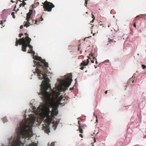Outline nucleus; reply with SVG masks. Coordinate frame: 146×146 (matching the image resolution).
Returning a JSON list of instances; mask_svg holds the SVG:
<instances>
[{
	"mask_svg": "<svg viewBox=\"0 0 146 146\" xmlns=\"http://www.w3.org/2000/svg\"><path fill=\"white\" fill-rule=\"evenodd\" d=\"M71 74H68L66 77V79H59V84H56L55 87L52 90L50 84L45 82L43 84L44 81L43 80L40 85V92L38 93L39 95H41V98L44 102L42 106L40 105L39 107L38 112L41 111L45 113L47 118L48 123H50L51 120L49 115L50 111L49 108L51 106L52 108V113L56 115L58 113V104L55 102V100L60 95V92L65 91L67 90L68 88L70 86L72 81Z\"/></svg>",
	"mask_w": 146,
	"mask_h": 146,
	"instance_id": "obj_1",
	"label": "nucleus"
},
{
	"mask_svg": "<svg viewBox=\"0 0 146 146\" xmlns=\"http://www.w3.org/2000/svg\"><path fill=\"white\" fill-rule=\"evenodd\" d=\"M35 119H29L28 121H22L20 124L19 127L16 129V131L18 135L15 140L9 141L11 145L7 146H20L22 143L20 140L21 137L24 138L26 137H29L30 134L32 132V127L35 122Z\"/></svg>",
	"mask_w": 146,
	"mask_h": 146,
	"instance_id": "obj_2",
	"label": "nucleus"
},
{
	"mask_svg": "<svg viewBox=\"0 0 146 146\" xmlns=\"http://www.w3.org/2000/svg\"><path fill=\"white\" fill-rule=\"evenodd\" d=\"M34 59L40 61L34 62V64L37 66L35 69V71L33 72L34 74L36 73L37 74L40 80H49L46 74L48 71L47 69L48 67V63L45 61V60L42 59L40 57L35 56L34 57Z\"/></svg>",
	"mask_w": 146,
	"mask_h": 146,
	"instance_id": "obj_3",
	"label": "nucleus"
},
{
	"mask_svg": "<svg viewBox=\"0 0 146 146\" xmlns=\"http://www.w3.org/2000/svg\"><path fill=\"white\" fill-rule=\"evenodd\" d=\"M16 41L15 46H17L19 44L20 45L22 44V50L23 52L26 51V48L27 47V45L26 42V41H25V39L24 37L20 38L18 40L16 38Z\"/></svg>",
	"mask_w": 146,
	"mask_h": 146,
	"instance_id": "obj_4",
	"label": "nucleus"
},
{
	"mask_svg": "<svg viewBox=\"0 0 146 146\" xmlns=\"http://www.w3.org/2000/svg\"><path fill=\"white\" fill-rule=\"evenodd\" d=\"M54 7V5L52 3L49 2L47 1H45L43 4V8L44 10L50 12L51 11L52 9Z\"/></svg>",
	"mask_w": 146,
	"mask_h": 146,
	"instance_id": "obj_5",
	"label": "nucleus"
},
{
	"mask_svg": "<svg viewBox=\"0 0 146 146\" xmlns=\"http://www.w3.org/2000/svg\"><path fill=\"white\" fill-rule=\"evenodd\" d=\"M33 11L32 10L30 9L29 12L27 14V18L26 19L27 21V22L30 24L31 25L33 24V23L30 22L31 20V16L32 14Z\"/></svg>",
	"mask_w": 146,
	"mask_h": 146,
	"instance_id": "obj_6",
	"label": "nucleus"
},
{
	"mask_svg": "<svg viewBox=\"0 0 146 146\" xmlns=\"http://www.w3.org/2000/svg\"><path fill=\"white\" fill-rule=\"evenodd\" d=\"M65 99V97H64L62 95L60 96V98L56 100V103L57 104H58V105L61 104L62 103H64V102H63L62 101H64Z\"/></svg>",
	"mask_w": 146,
	"mask_h": 146,
	"instance_id": "obj_7",
	"label": "nucleus"
},
{
	"mask_svg": "<svg viewBox=\"0 0 146 146\" xmlns=\"http://www.w3.org/2000/svg\"><path fill=\"white\" fill-rule=\"evenodd\" d=\"M89 59H87V60L86 62L85 61H83L80 64V66H85L89 64Z\"/></svg>",
	"mask_w": 146,
	"mask_h": 146,
	"instance_id": "obj_8",
	"label": "nucleus"
},
{
	"mask_svg": "<svg viewBox=\"0 0 146 146\" xmlns=\"http://www.w3.org/2000/svg\"><path fill=\"white\" fill-rule=\"evenodd\" d=\"M43 127L45 133H48L50 132V130L49 126H44Z\"/></svg>",
	"mask_w": 146,
	"mask_h": 146,
	"instance_id": "obj_9",
	"label": "nucleus"
},
{
	"mask_svg": "<svg viewBox=\"0 0 146 146\" xmlns=\"http://www.w3.org/2000/svg\"><path fill=\"white\" fill-rule=\"evenodd\" d=\"M31 39H29V40L27 41L26 42L27 45V47L28 46L30 48L32 49L33 48V46L30 44L31 41Z\"/></svg>",
	"mask_w": 146,
	"mask_h": 146,
	"instance_id": "obj_10",
	"label": "nucleus"
},
{
	"mask_svg": "<svg viewBox=\"0 0 146 146\" xmlns=\"http://www.w3.org/2000/svg\"><path fill=\"white\" fill-rule=\"evenodd\" d=\"M25 35H26V36L25 38H24L25 39V41H26L29 40V39H31L29 37V35L27 33H25Z\"/></svg>",
	"mask_w": 146,
	"mask_h": 146,
	"instance_id": "obj_11",
	"label": "nucleus"
},
{
	"mask_svg": "<svg viewBox=\"0 0 146 146\" xmlns=\"http://www.w3.org/2000/svg\"><path fill=\"white\" fill-rule=\"evenodd\" d=\"M26 146H38L37 144L34 142H32L28 145H27Z\"/></svg>",
	"mask_w": 146,
	"mask_h": 146,
	"instance_id": "obj_12",
	"label": "nucleus"
},
{
	"mask_svg": "<svg viewBox=\"0 0 146 146\" xmlns=\"http://www.w3.org/2000/svg\"><path fill=\"white\" fill-rule=\"evenodd\" d=\"M43 20V18L42 17H41V19L40 20V19H36L35 21V24H37V23L38 21L39 22H40V21H42Z\"/></svg>",
	"mask_w": 146,
	"mask_h": 146,
	"instance_id": "obj_13",
	"label": "nucleus"
},
{
	"mask_svg": "<svg viewBox=\"0 0 146 146\" xmlns=\"http://www.w3.org/2000/svg\"><path fill=\"white\" fill-rule=\"evenodd\" d=\"M26 4L25 2L24 1H23L22 3L20 4L19 5L20 7H21V6L24 7L25 5Z\"/></svg>",
	"mask_w": 146,
	"mask_h": 146,
	"instance_id": "obj_14",
	"label": "nucleus"
},
{
	"mask_svg": "<svg viewBox=\"0 0 146 146\" xmlns=\"http://www.w3.org/2000/svg\"><path fill=\"white\" fill-rule=\"evenodd\" d=\"M78 127L79 132L81 133H82L83 131L82 128L80 127V126H78Z\"/></svg>",
	"mask_w": 146,
	"mask_h": 146,
	"instance_id": "obj_15",
	"label": "nucleus"
},
{
	"mask_svg": "<svg viewBox=\"0 0 146 146\" xmlns=\"http://www.w3.org/2000/svg\"><path fill=\"white\" fill-rule=\"evenodd\" d=\"M2 120L4 123H5V122H7V118L6 117H4L3 118H2Z\"/></svg>",
	"mask_w": 146,
	"mask_h": 146,
	"instance_id": "obj_16",
	"label": "nucleus"
},
{
	"mask_svg": "<svg viewBox=\"0 0 146 146\" xmlns=\"http://www.w3.org/2000/svg\"><path fill=\"white\" fill-rule=\"evenodd\" d=\"M30 25H31L29 23L27 22V23H25L24 25V27H29Z\"/></svg>",
	"mask_w": 146,
	"mask_h": 146,
	"instance_id": "obj_17",
	"label": "nucleus"
},
{
	"mask_svg": "<svg viewBox=\"0 0 146 146\" xmlns=\"http://www.w3.org/2000/svg\"><path fill=\"white\" fill-rule=\"evenodd\" d=\"M80 127L82 128H84L85 127L86 125L85 124H82L81 125H80Z\"/></svg>",
	"mask_w": 146,
	"mask_h": 146,
	"instance_id": "obj_18",
	"label": "nucleus"
},
{
	"mask_svg": "<svg viewBox=\"0 0 146 146\" xmlns=\"http://www.w3.org/2000/svg\"><path fill=\"white\" fill-rule=\"evenodd\" d=\"M142 17V16L141 15H137L135 17V19H137L139 18H141Z\"/></svg>",
	"mask_w": 146,
	"mask_h": 146,
	"instance_id": "obj_19",
	"label": "nucleus"
},
{
	"mask_svg": "<svg viewBox=\"0 0 146 146\" xmlns=\"http://www.w3.org/2000/svg\"><path fill=\"white\" fill-rule=\"evenodd\" d=\"M28 53H33V54H35V52H34V51H33L32 48L31 49V50H30V52L29 51L28 52Z\"/></svg>",
	"mask_w": 146,
	"mask_h": 146,
	"instance_id": "obj_20",
	"label": "nucleus"
},
{
	"mask_svg": "<svg viewBox=\"0 0 146 146\" xmlns=\"http://www.w3.org/2000/svg\"><path fill=\"white\" fill-rule=\"evenodd\" d=\"M141 66L143 69H145L146 68V66L144 64H142Z\"/></svg>",
	"mask_w": 146,
	"mask_h": 146,
	"instance_id": "obj_21",
	"label": "nucleus"
},
{
	"mask_svg": "<svg viewBox=\"0 0 146 146\" xmlns=\"http://www.w3.org/2000/svg\"><path fill=\"white\" fill-rule=\"evenodd\" d=\"M108 42H109V43H111V42H112V40L111 39H110V38H109L108 39Z\"/></svg>",
	"mask_w": 146,
	"mask_h": 146,
	"instance_id": "obj_22",
	"label": "nucleus"
},
{
	"mask_svg": "<svg viewBox=\"0 0 146 146\" xmlns=\"http://www.w3.org/2000/svg\"><path fill=\"white\" fill-rule=\"evenodd\" d=\"M23 34L22 33H20L19 34V37L21 38V37L22 36H23Z\"/></svg>",
	"mask_w": 146,
	"mask_h": 146,
	"instance_id": "obj_23",
	"label": "nucleus"
},
{
	"mask_svg": "<svg viewBox=\"0 0 146 146\" xmlns=\"http://www.w3.org/2000/svg\"><path fill=\"white\" fill-rule=\"evenodd\" d=\"M11 15H13V17L14 18H15V16H14V12H12V13H11Z\"/></svg>",
	"mask_w": 146,
	"mask_h": 146,
	"instance_id": "obj_24",
	"label": "nucleus"
},
{
	"mask_svg": "<svg viewBox=\"0 0 146 146\" xmlns=\"http://www.w3.org/2000/svg\"><path fill=\"white\" fill-rule=\"evenodd\" d=\"M88 0H85V6H86L87 5V2H88Z\"/></svg>",
	"mask_w": 146,
	"mask_h": 146,
	"instance_id": "obj_25",
	"label": "nucleus"
},
{
	"mask_svg": "<svg viewBox=\"0 0 146 146\" xmlns=\"http://www.w3.org/2000/svg\"><path fill=\"white\" fill-rule=\"evenodd\" d=\"M80 45H79L78 47V51H79L80 50Z\"/></svg>",
	"mask_w": 146,
	"mask_h": 146,
	"instance_id": "obj_26",
	"label": "nucleus"
},
{
	"mask_svg": "<svg viewBox=\"0 0 146 146\" xmlns=\"http://www.w3.org/2000/svg\"><path fill=\"white\" fill-rule=\"evenodd\" d=\"M23 28V25H21L20 27V29H22Z\"/></svg>",
	"mask_w": 146,
	"mask_h": 146,
	"instance_id": "obj_27",
	"label": "nucleus"
},
{
	"mask_svg": "<svg viewBox=\"0 0 146 146\" xmlns=\"http://www.w3.org/2000/svg\"><path fill=\"white\" fill-rule=\"evenodd\" d=\"M84 69V68L83 66H82V67L80 68V69L81 70H83Z\"/></svg>",
	"mask_w": 146,
	"mask_h": 146,
	"instance_id": "obj_28",
	"label": "nucleus"
},
{
	"mask_svg": "<svg viewBox=\"0 0 146 146\" xmlns=\"http://www.w3.org/2000/svg\"><path fill=\"white\" fill-rule=\"evenodd\" d=\"M99 24L100 25H103L102 22L100 21L99 22Z\"/></svg>",
	"mask_w": 146,
	"mask_h": 146,
	"instance_id": "obj_29",
	"label": "nucleus"
},
{
	"mask_svg": "<svg viewBox=\"0 0 146 146\" xmlns=\"http://www.w3.org/2000/svg\"><path fill=\"white\" fill-rule=\"evenodd\" d=\"M92 18L93 19H94H94H95V17L94 16V15L92 14Z\"/></svg>",
	"mask_w": 146,
	"mask_h": 146,
	"instance_id": "obj_30",
	"label": "nucleus"
},
{
	"mask_svg": "<svg viewBox=\"0 0 146 146\" xmlns=\"http://www.w3.org/2000/svg\"><path fill=\"white\" fill-rule=\"evenodd\" d=\"M89 56H93V54L92 53H91L89 54Z\"/></svg>",
	"mask_w": 146,
	"mask_h": 146,
	"instance_id": "obj_31",
	"label": "nucleus"
},
{
	"mask_svg": "<svg viewBox=\"0 0 146 146\" xmlns=\"http://www.w3.org/2000/svg\"><path fill=\"white\" fill-rule=\"evenodd\" d=\"M80 121H78V124L79 125V126H80V125H81V124H80Z\"/></svg>",
	"mask_w": 146,
	"mask_h": 146,
	"instance_id": "obj_32",
	"label": "nucleus"
},
{
	"mask_svg": "<svg viewBox=\"0 0 146 146\" xmlns=\"http://www.w3.org/2000/svg\"><path fill=\"white\" fill-rule=\"evenodd\" d=\"M79 136L82 138L83 137V136L81 134H80Z\"/></svg>",
	"mask_w": 146,
	"mask_h": 146,
	"instance_id": "obj_33",
	"label": "nucleus"
},
{
	"mask_svg": "<svg viewBox=\"0 0 146 146\" xmlns=\"http://www.w3.org/2000/svg\"><path fill=\"white\" fill-rule=\"evenodd\" d=\"M133 26L134 27H136V24H135V23L134 24H133Z\"/></svg>",
	"mask_w": 146,
	"mask_h": 146,
	"instance_id": "obj_34",
	"label": "nucleus"
},
{
	"mask_svg": "<svg viewBox=\"0 0 146 146\" xmlns=\"http://www.w3.org/2000/svg\"><path fill=\"white\" fill-rule=\"evenodd\" d=\"M3 24V21H1V23H0V24L2 25Z\"/></svg>",
	"mask_w": 146,
	"mask_h": 146,
	"instance_id": "obj_35",
	"label": "nucleus"
},
{
	"mask_svg": "<svg viewBox=\"0 0 146 146\" xmlns=\"http://www.w3.org/2000/svg\"><path fill=\"white\" fill-rule=\"evenodd\" d=\"M95 19H93V20H92V21L91 22V23H93L94 22V20Z\"/></svg>",
	"mask_w": 146,
	"mask_h": 146,
	"instance_id": "obj_36",
	"label": "nucleus"
},
{
	"mask_svg": "<svg viewBox=\"0 0 146 146\" xmlns=\"http://www.w3.org/2000/svg\"><path fill=\"white\" fill-rule=\"evenodd\" d=\"M91 62L92 63H94V61L93 60H91Z\"/></svg>",
	"mask_w": 146,
	"mask_h": 146,
	"instance_id": "obj_37",
	"label": "nucleus"
},
{
	"mask_svg": "<svg viewBox=\"0 0 146 146\" xmlns=\"http://www.w3.org/2000/svg\"><path fill=\"white\" fill-rule=\"evenodd\" d=\"M107 92H108V91L107 90H106L105 91V94H106L107 93Z\"/></svg>",
	"mask_w": 146,
	"mask_h": 146,
	"instance_id": "obj_38",
	"label": "nucleus"
},
{
	"mask_svg": "<svg viewBox=\"0 0 146 146\" xmlns=\"http://www.w3.org/2000/svg\"><path fill=\"white\" fill-rule=\"evenodd\" d=\"M109 61V60H106L105 61V62H108Z\"/></svg>",
	"mask_w": 146,
	"mask_h": 146,
	"instance_id": "obj_39",
	"label": "nucleus"
},
{
	"mask_svg": "<svg viewBox=\"0 0 146 146\" xmlns=\"http://www.w3.org/2000/svg\"><path fill=\"white\" fill-rule=\"evenodd\" d=\"M93 59L94 60H96V59L94 57H93Z\"/></svg>",
	"mask_w": 146,
	"mask_h": 146,
	"instance_id": "obj_40",
	"label": "nucleus"
},
{
	"mask_svg": "<svg viewBox=\"0 0 146 146\" xmlns=\"http://www.w3.org/2000/svg\"><path fill=\"white\" fill-rule=\"evenodd\" d=\"M11 1L12 3L14 2V1L12 0H11Z\"/></svg>",
	"mask_w": 146,
	"mask_h": 146,
	"instance_id": "obj_41",
	"label": "nucleus"
},
{
	"mask_svg": "<svg viewBox=\"0 0 146 146\" xmlns=\"http://www.w3.org/2000/svg\"><path fill=\"white\" fill-rule=\"evenodd\" d=\"M94 142H96V140L95 139H94Z\"/></svg>",
	"mask_w": 146,
	"mask_h": 146,
	"instance_id": "obj_42",
	"label": "nucleus"
},
{
	"mask_svg": "<svg viewBox=\"0 0 146 146\" xmlns=\"http://www.w3.org/2000/svg\"><path fill=\"white\" fill-rule=\"evenodd\" d=\"M95 33H94L93 35V36H94L95 35Z\"/></svg>",
	"mask_w": 146,
	"mask_h": 146,
	"instance_id": "obj_43",
	"label": "nucleus"
},
{
	"mask_svg": "<svg viewBox=\"0 0 146 146\" xmlns=\"http://www.w3.org/2000/svg\"><path fill=\"white\" fill-rule=\"evenodd\" d=\"M87 38V37L85 38H84V40H85L86 39V38Z\"/></svg>",
	"mask_w": 146,
	"mask_h": 146,
	"instance_id": "obj_44",
	"label": "nucleus"
},
{
	"mask_svg": "<svg viewBox=\"0 0 146 146\" xmlns=\"http://www.w3.org/2000/svg\"><path fill=\"white\" fill-rule=\"evenodd\" d=\"M80 53H82V51H80Z\"/></svg>",
	"mask_w": 146,
	"mask_h": 146,
	"instance_id": "obj_45",
	"label": "nucleus"
},
{
	"mask_svg": "<svg viewBox=\"0 0 146 146\" xmlns=\"http://www.w3.org/2000/svg\"><path fill=\"white\" fill-rule=\"evenodd\" d=\"M96 64H97V61L96 60Z\"/></svg>",
	"mask_w": 146,
	"mask_h": 146,
	"instance_id": "obj_46",
	"label": "nucleus"
},
{
	"mask_svg": "<svg viewBox=\"0 0 146 146\" xmlns=\"http://www.w3.org/2000/svg\"><path fill=\"white\" fill-rule=\"evenodd\" d=\"M88 59H90L91 58H89V57L88 56Z\"/></svg>",
	"mask_w": 146,
	"mask_h": 146,
	"instance_id": "obj_47",
	"label": "nucleus"
},
{
	"mask_svg": "<svg viewBox=\"0 0 146 146\" xmlns=\"http://www.w3.org/2000/svg\"><path fill=\"white\" fill-rule=\"evenodd\" d=\"M96 121L97 122H98V119H96Z\"/></svg>",
	"mask_w": 146,
	"mask_h": 146,
	"instance_id": "obj_48",
	"label": "nucleus"
},
{
	"mask_svg": "<svg viewBox=\"0 0 146 146\" xmlns=\"http://www.w3.org/2000/svg\"><path fill=\"white\" fill-rule=\"evenodd\" d=\"M108 27H110L109 25H108Z\"/></svg>",
	"mask_w": 146,
	"mask_h": 146,
	"instance_id": "obj_49",
	"label": "nucleus"
},
{
	"mask_svg": "<svg viewBox=\"0 0 146 146\" xmlns=\"http://www.w3.org/2000/svg\"><path fill=\"white\" fill-rule=\"evenodd\" d=\"M94 26V25H93L92 26V27H93V26Z\"/></svg>",
	"mask_w": 146,
	"mask_h": 146,
	"instance_id": "obj_50",
	"label": "nucleus"
},
{
	"mask_svg": "<svg viewBox=\"0 0 146 146\" xmlns=\"http://www.w3.org/2000/svg\"><path fill=\"white\" fill-rule=\"evenodd\" d=\"M133 82H134V81H133V82H132V83H133Z\"/></svg>",
	"mask_w": 146,
	"mask_h": 146,
	"instance_id": "obj_51",
	"label": "nucleus"
},
{
	"mask_svg": "<svg viewBox=\"0 0 146 146\" xmlns=\"http://www.w3.org/2000/svg\"><path fill=\"white\" fill-rule=\"evenodd\" d=\"M37 3L39 4V3L38 2H37Z\"/></svg>",
	"mask_w": 146,
	"mask_h": 146,
	"instance_id": "obj_52",
	"label": "nucleus"
},
{
	"mask_svg": "<svg viewBox=\"0 0 146 146\" xmlns=\"http://www.w3.org/2000/svg\"><path fill=\"white\" fill-rule=\"evenodd\" d=\"M86 13H88V12H86Z\"/></svg>",
	"mask_w": 146,
	"mask_h": 146,
	"instance_id": "obj_53",
	"label": "nucleus"
},
{
	"mask_svg": "<svg viewBox=\"0 0 146 146\" xmlns=\"http://www.w3.org/2000/svg\"><path fill=\"white\" fill-rule=\"evenodd\" d=\"M12 138H13L12 137H11V139H12Z\"/></svg>",
	"mask_w": 146,
	"mask_h": 146,
	"instance_id": "obj_54",
	"label": "nucleus"
},
{
	"mask_svg": "<svg viewBox=\"0 0 146 146\" xmlns=\"http://www.w3.org/2000/svg\"><path fill=\"white\" fill-rule=\"evenodd\" d=\"M92 146H94V145H93Z\"/></svg>",
	"mask_w": 146,
	"mask_h": 146,
	"instance_id": "obj_55",
	"label": "nucleus"
}]
</instances>
